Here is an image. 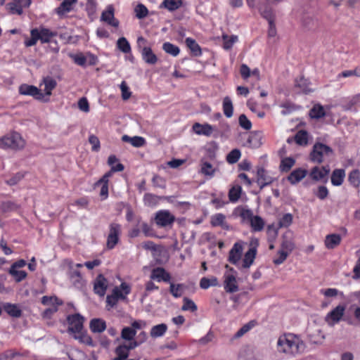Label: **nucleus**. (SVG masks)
Instances as JSON below:
<instances>
[{
    "label": "nucleus",
    "instance_id": "obj_18",
    "mask_svg": "<svg viewBox=\"0 0 360 360\" xmlns=\"http://www.w3.org/2000/svg\"><path fill=\"white\" fill-rule=\"evenodd\" d=\"M150 278L153 280H157L158 281H164L168 283L170 281L171 276L162 267H156L153 269Z\"/></svg>",
    "mask_w": 360,
    "mask_h": 360
},
{
    "label": "nucleus",
    "instance_id": "obj_61",
    "mask_svg": "<svg viewBox=\"0 0 360 360\" xmlns=\"http://www.w3.org/2000/svg\"><path fill=\"white\" fill-rule=\"evenodd\" d=\"M295 248V244L290 240L283 237V241L281 245V250L290 254Z\"/></svg>",
    "mask_w": 360,
    "mask_h": 360
},
{
    "label": "nucleus",
    "instance_id": "obj_40",
    "mask_svg": "<svg viewBox=\"0 0 360 360\" xmlns=\"http://www.w3.org/2000/svg\"><path fill=\"white\" fill-rule=\"evenodd\" d=\"M295 160L291 157L285 158L281 160L279 166L281 172H288L295 165Z\"/></svg>",
    "mask_w": 360,
    "mask_h": 360
},
{
    "label": "nucleus",
    "instance_id": "obj_56",
    "mask_svg": "<svg viewBox=\"0 0 360 360\" xmlns=\"http://www.w3.org/2000/svg\"><path fill=\"white\" fill-rule=\"evenodd\" d=\"M240 156H241V153L239 149H237V148L233 149L226 155V161L229 164H235L239 160Z\"/></svg>",
    "mask_w": 360,
    "mask_h": 360
},
{
    "label": "nucleus",
    "instance_id": "obj_31",
    "mask_svg": "<svg viewBox=\"0 0 360 360\" xmlns=\"http://www.w3.org/2000/svg\"><path fill=\"white\" fill-rule=\"evenodd\" d=\"M114 352L115 356L112 358V360H126L129 355V352L127 348V344L125 343L119 345L115 349Z\"/></svg>",
    "mask_w": 360,
    "mask_h": 360
},
{
    "label": "nucleus",
    "instance_id": "obj_30",
    "mask_svg": "<svg viewBox=\"0 0 360 360\" xmlns=\"http://www.w3.org/2000/svg\"><path fill=\"white\" fill-rule=\"evenodd\" d=\"M3 309L11 316L19 318L22 315V310L15 304L6 302L3 304Z\"/></svg>",
    "mask_w": 360,
    "mask_h": 360
},
{
    "label": "nucleus",
    "instance_id": "obj_46",
    "mask_svg": "<svg viewBox=\"0 0 360 360\" xmlns=\"http://www.w3.org/2000/svg\"><path fill=\"white\" fill-rule=\"evenodd\" d=\"M218 280L216 277L212 276V278H209L207 277H203L200 281V287L202 289H207L210 286H217L218 285Z\"/></svg>",
    "mask_w": 360,
    "mask_h": 360
},
{
    "label": "nucleus",
    "instance_id": "obj_36",
    "mask_svg": "<svg viewBox=\"0 0 360 360\" xmlns=\"http://www.w3.org/2000/svg\"><path fill=\"white\" fill-rule=\"evenodd\" d=\"M259 11L261 15L267 21L275 20V15L273 9L267 5H260Z\"/></svg>",
    "mask_w": 360,
    "mask_h": 360
},
{
    "label": "nucleus",
    "instance_id": "obj_4",
    "mask_svg": "<svg viewBox=\"0 0 360 360\" xmlns=\"http://www.w3.org/2000/svg\"><path fill=\"white\" fill-rule=\"evenodd\" d=\"M346 307L345 305L339 304L335 307L333 310L327 314L325 317V321L330 326H333L341 320L347 321L349 325H353L354 322L352 319L344 318Z\"/></svg>",
    "mask_w": 360,
    "mask_h": 360
},
{
    "label": "nucleus",
    "instance_id": "obj_22",
    "mask_svg": "<svg viewBox=\"0 0 360 360\" xmlns=\"http://www.w3.org/2000/svg\"><path fill=\"white\" fill-rule=\"evenodd\" d=\"M183 6L182 0H164L159 6L160 8H165L169 12L178 10Z\"/></svg>",
    "mask_w": 360,
    "mask_h": 360
},
{
    "label": "nucleus",
    "instance_id": "obj_53",
    "mask_svg": "<svg viewBox=\"0 0 360 360\" xmlns=\"http://www.w3.org/2000/svg\"><path fill=\"white\" fill-rule=\"evenodd\" d=\"M44 84L45 86V94L51 96L52 90L54 89L57 85L56 81L51 77H46L44 79Z\"/></svg>",
    "mask_w": 360,
    "mask_h": 360
},
{
    "label": "nucleus",
    "instance_id": "obj_19",
    "mask_svg": "<svg viewBox=\"0 0 360 360\" xmlns=\"http://www.w3.org/2000/svg\"><path fill=\"white\" fill-rule=\"evenodd\" d=\"M225 280L224 287L226 292L233 293L238 290L236 276L234 274H227L224 276Z\"/></svg>",
    "mask_w": 360,
    "mask_h": 360
},
{
    "label": "nucleus",
    "instance_id": "obj_44",
    "mask_svg": "<svg viewBox=\"0 0 360 360\" xmlns=\"http://www.w3.org/2000/svg\"><path fill=\"white\" fill-rule=\"evenodd\" d=\"M295 141L300 146H306L308 143V133L304 130H300L294 137Z\"/></svg>",
    "mask_w": 360,
    "mask_h": 360
},
{
    "label": "nucleus",
    "instance_id": "obj_57",
    "mask_svg": "<svg viewBox=\"0 0 360 360\" xmlns=\"http://www.w3.org/2000/svg\"><path fill=\"white\" fill-rule=\"evenodd\" d=\"M226 217L221 213H218L211 217V225L212 226H224Z\"/></svg>",
    "mask_w": 360,
    "mask_h": 360
},
{
    "label": "nucleus",
    "instance_id": "obj_60",
    "mask_svg": "<svg viewBox=\"0 0 360 360\" xmlns=\"http://www.w3.org/2000/svg\"><path fill=\"white\" fill-rule=\"evenodd\" d=\"M134 11L138 19H143L148 14V10L146 6L141 3L135 7Z\"/></svg>",
    "mask_w": 360,
    "mask_h": 360
},
{
    "label": "nucleus",
    "instance_id": "obj_45",
    "mask_svg": "<svg viewBox=\"0 0 360 360\" xmlns=\"http://www.w3.org/2000/svg\"><path fill=\"white\" fill-rule=\"evenodd\" d=\"M223 39V48L226 50L231 49L233 46L234 43L238 41V37L236 35L229 36L226 34H222Z\"/></svg>",
    "mask_w": 360,
    "mask_h": 360
},
{
    "label": "nucleus",
    "instance_id": "obj_20",
    "mask_svg": "<svg viewBox=\"0 0 360 360\" xmlns=\"http://www.w3.org/2000/svg\"><path fill=\"white\" fill-rule=\"evenodd\" d=\"M193 130L195 134L198 135L210 136H211L213 131L215 130V127L207 123L202 124L196 122L193 125Z\"/></svg>",
    "mask_w": 360,
    "mask_h": 360
},
{
    "label": "nucleus",
    "instance_id": "obj_41",
    "mask_svg": "<svg viewBox=\"0 0 360 360\" xmlns=\"http://www.w3.org/2000/svg\"><path fill=\"white\" fill-rule=\"evenodd\" d=\"M216 169H214L212 165L207 161H201L200 172L202 174L212 177L214 175Z\"/></svg>",
    "mask_w": 360,
    "mask_h": 360
},
{
    "label": "nucleus",
    "instance_id": "obj_54",
    "mask_svg": "<svg viewBox=\"0 0 360 360\" xmlns=\"http://www.w3.org/2000/svg\"><path fill=\"white\" fill-rule=\"evenodd\" d=\"M348 181L351 185L358 187L360 184V172L359 169H354L349 174Z\"/></svg>",
    "mask_w": 360,
    "mask_h": 360
},
{
    "label": "nucleus",
    "instance_id": "obj_3",
    "mask_svg": "<svg viewBox=\"0 0 360 360\" xmlns=\"http://www.w3.org/2000/svg\"><path fill=\"white\" fill-rule=\"evenodd\" d=\"M333 155V150L330 146L318 142L313 146L309 154V159L313 162L320 164L323 161L324 156L329 157Z\"/></svg>",
    "mask_w": 360,
    "mask_h": 360
},
{
    "label": "nucleus",
    "instance_id": "obj_63",
    "mask_svg": "<svg viewBox=\"0 0 360 360\" xmlns=\"http://www.w3.org/2000/svg\"><path fill=\"white\" fill-rule=\"evenodd\" d=\"M25 172H19L15 173L13 176H12L10 179L6 181V183L10 186L16 185L19 181H20L25 177Z\"/></svg>",
    "mask_w": 360,
    "mask_h": 360
},
{
    "label": "nucleus",
    "instance_id": "obj_38",
    "mask_svg": "<svg viewBox=\"0 0 360 360\" xmlns=\"http://www.w3.org/2000/svg\"><path fill=\"white\" fill-rule=\"evenodd\" d=\"M223 112L224 115L228 118L233 116V106L232 101L229 96H226L223 100Z\"/></svg>",
    "mask_w": 360,
    "mask_h": 360
},
{
    "label": "nucleus",
    "instance_id": "obj_6",
    "mask_svg": "<svg viewBox=\"0 0 360 360\" xmlns=\"http://www.w3.org/2000/svg\"><path fill=\"white\" fill-rule=\"evenodd\" d=\"M121 234V226L117 223H111L109 226V233L107 238L106 245L108 249L112 250L118 243Z\"/></svg>",
    "mask_w": 360,
    "mask_h": 360
},
{
    "label": "nucleus",
    "instance_id": "obj_26",
    "mask_svg": "<svg viewBox=\"0 0 360 360\" xmlns=\"http://www.w3.org/2000/svg\"><path fill=\"white\" fill-rule=\"evenodd\" d=\"M89 328L94 333H101L106 329V323L101 319H93L90 321Z\"/></svg>",
    "mask_w": 360,
    "mask_h": 360
},
{
    "label": "nucleus",
    "instance_id": "obj_10",
    "mask_svg": "<svg viewBox=\"0 0 360 360\" xmlns=\"http://www.w3.org/2000/svg\"><path fill=\"white\" fill-rule=\"evenodd\" d=\"M31 4V0H13V2L6 5L7 8L11 14L22 15L23 8H27Z\"/></svg>",
    "mask_w": 360,
    "mask_h": 360
},
{
    "label": "nucleus",
    "instance_id": "obj_21",
    "mask_svg": "<svg viewBox=\"0 0 360 360\" xmlns=\"http://www.w3.org/2000/svg\"><path fill=\"white\" fill-rule=\"evenodd\" d=\"M307 174V170L302 168L294 169L287 177L288 181L292 185H295L302 180Z\"/></svg>",
    "mask_w": 360,
    "mask_h": 360
},
{
    "label": "nucleus",
    "instance_id": "obj_47",
    "mask_svg": "<svg viewBox=\"0 0 360 360\" xmlns=\"http://www.w3.org/2000/svg\"><path fill=\"white\" fill-rule=\"evenodd\" d=\"M242 188L240 186L237 185L233 186L229 191V198L231 202H237L241 194Z\"/></svg>",
    "mask_w": 360,
    "mask_h": 360
},
{
    "label": "nucleus",
    "instance_id": "obj_14",
    "mask_svg": "<svg viewBox=\"0 0 360 360\" xmlns=\"http://www.w3.org/2000/svg\"><path fill=\"white\" fill-rule=\"evenodd\" d=\"M173 196H159L153 193H147L143 196V202L146 206L155 207L160 200H166L168 202H172V198Z\"/></svg>",
    "mask_w": 360,
    "mask_h": 360
},
{
    "label": "nucleus",
    "instance_id": "obj_27",
    "mask_svg": "<svg viewBox=\"0 0 360 360\" xmlns=\"http://www.w3.org/2000/svg\"><path fill=\"white\" fill-rule=\"evenodd\" d=\"M122 141L126 143H130L134 147L140 148L146 145V139L142 136H134L131 137L128 135H123Z\"/></svg>",
    "mask_w": 360,
    "mask_h": 360
},
{
    "label": "nucleus",
    "instance_id": "obj_2",
    "mask_svg": "<svg viewBox=\"0 0 360 360\" xmlns=\"http://www.w3.org/2000/svg\"><path fill=\"white\" fill-rule=\"evenodd\" d=\"M25 141L18 132H13L0 139V148L3 149L20 150L25 147Z\"/></svg>",
    "mask_w": 360,
    "mask_h": 360
},
{
    "label": "nucleus",
    "instance_id": "obj_1",
    "mask_svg": "<svg viewBox=\"0 0 360 360\" xmlns=\"http://www.w3.org/2000/svg\"><path fill=\"white\" fill-rule=\"evenodd\" d=\"M277 349L279 352L296 355L304 351L305 344L298 335L287 333L279 337Z\"/></svg>",
    "mask_w": 360,
    "mask_h": 360
},
{
    "label": "nucleus",
    "instance_id": "obj_25",
    "mask_svg": "<svg viewBox=\"0 0 360 360\" xmlns=\"http://www.w3.org/2000/svg\"><path fill=\"white\" fill-rule=\"evenodd\" d=\"M341 240L342 238L340 234H328L326 236L325 238V245L326 248L329 250L334 249L335 248L340 245Z\"/></svg>",
    "mask_w": 360,
    "mask_h": 360
},
{
    "label": "nucleus",
    "instance_id": "obj_35",
    "mask_svg": "<svg viewBox=\"0 0 360 360\" xmlns=\"http://www.w3.org/2000/svg\"><path fill=\"white\" fill-rule=\"evenodd\" d=\"M77 0H63L60 6L56 9V13L59 15H64L70 12L72 9V5L77 2Z\"/></svg>",
    "mask_w": 360,
    "mask_h": 360
},
{
    "label": "nucleus",
    "instance_id": "obj_42",
    "mask_svg": "<svg viewBox=\"0 0 360 360\" xmlns=\"http://www.w3.org/2000/svg\"><path fill=\"white\" fill-rule=\"evenodd\" d=\"M184 288L185 285L183 283L174 284L173 283H170L169 292L173 297L178 298L182 296Z\"/></svg>",
    "mask_w": 360,
    "mask_h": 360
},
{
    "label": "nucleus",
    "instance_id": "obj_15",
    "mask_svg": "<svg viewBox=\"0 0 360 360\" xmlns=\"http://www.w3.org/2000/svg\"><path fill=\"white\" fill-rule=\"evenodd\" d=\"M243 252V245L239 243H236L229 251V262L236 265L240 261Z\"/></svg>",
    "mask_w": 360,
    "mask_h": 360
},
{
    "label": "nucleus",
    "instance_id": "obj_23",
    "mask_svg": "<svg viewBox=\"0 0 360 360\" xmlns=\"http://www.w3.org/2000/svg\"><path fill=\"white\" fill-rule=\"evenodd\" d=\"M309 86L310 82L304 77H300L299 79H295V87L299 89V93L307 94L311 92L312 90L309 88Z\"/></svg>",
    "mask_w": 360,
    "mask_h": 360
},
{
    "label": "nucleus",
    "instance_id": "obj_28",
    "mask_svg": "<svg viewBox=\"0 0 360 360\" xmlns=\"http://www.w3.org/2000/svg\"><path fill=\"white\" fill-rule=\"evenodd\" d=\"M345 177V172L343 169H335L333 171L331 174V183L333 186H341Z\"/></svg>",
    "mask_w": 360,
    "mask_h": 360
},
{
    "label": "nucleus",
    "instance_id": "obj_48",
    "mask_svg": "<svg viewBox=\"0 0 360 360\" xmlns=\"http://www.w3.org/2000/svg\"><path fill=\"white\" fill-rule=\"evenodd\" d=\"M136 335V332L130 326L124 327L121 331V338L127 340H133Z\"/></svg>",
    "mask_w": 360,
    "mask_h": 360
},
{
    "label": "nucleus",
    "instance_id": "obj_12",
    "mask_svg": "<svg viewBox=\"0 0 360 360\" xmlns=\"http://www.w3.org/2000/svg\"><path fill=\"white\" fill-rule=\"evenodd\" d=\"M108 284V281L105 276L101 274H98L94 281V292L101 297L104 296L106 292Z\"/></svg>",
    "mask_w": 360,
    "mask_h": 360
},
{
    "label": "nucleus",
    "instance_id": "obj_17",
    "mask_svg": "<svg viewBox=\"0 0 360 360\" xmlns=\"http://www.w3.org/2000/svg\"><path fill=\"white\" fill-rule=\"evenodd\" d=\"M329 172L330 168L328 165L323 166L321 168L316 166L311 169L309 176L313 180L318 181L325 178Z\"/></svg>",
    "mask_w": 360,
    "mask_h": 360
},
{
    "label": "nucleus",
    "instance_id": "obj_51",
    "mask_svg": "<svg viewBox=\"0 0 360 360\" xmlns=\"http://www.w3.org/2000/svg\"><path fill=\"white\" fill-rule=\"evenodd\" d=\"M256 325L255 321H250L243 325L234 335L235 338H239L248 333Z\"/></svg>",
    "mask_w": 360,
    "mask_h": 360
},
{
    "label": "nucleus",
    "instance_id": "obj_8",
    "mask_svg": "<svg viewBox=\"0 0 360 360\" xmlns=\"http://www.w3.org/2000/svg\"><path fill=\"white\" fill-rule=\"evenodd\" d=\"M67 321L69 324L68 331L70 333H79L83 329L84 318L79 314L69 315L67 317Z\"/></svg>",
    "mask_w": 360,
    "mask_h": 360
},
{
    "label": "nucleus",
    "instance_id": "obj_13",
    "mask_svg": "<svg viewBox=\"0 0 360 360\" xmlns=\"http://www.w3.org/2000/svg\"><path fill=\"white\" fill-rule=\"evenodd\" d=\"M114 11L115 9L112 5H108L106 9L102 12L101 20L105 22L109 25H111L114 27H117L120 22L118 20L115 18Z\"/></svg>",
    "mask_w": 360,
    "mask_h": 360
},
{
    "label": "nucleus",
    "instance_id": "obj_64",
    "mask_svg": "<svg viewBox=\"0 0 360 360\" xmlns=\"http://www.w3.org/2000/svg\"><path fill=\"white\" fill-rule=\"evenodd\" d=\"M238 124L240 127L245 130H250L252 128V122L245 114H241L239 116Z\"/></svg>",
    "mask_w": 360,
    "mask_h": 360
},
{
    "label": "nucleus",
    "instance_id": "obj_59",
    "mask_svg": "<svg viewBox=\"0 0 360 360\" xmlns=\"http://www.w3.org/2000/svg\"><path fill=\"white\" fill-rule=\"evenodd\" d=\"M8 273L14 278L15 281L17 283L21 282L27 276L26 271H22V270L10 269H9Z\"/></svg>",
    "mask_w": 360,
    "mask_h": 360
},
{
    "label": "nucleus",
    "instance_id": "obj_16",
    "mask_svg": "<svg viewBox=\"0 0 360 360\" xmlns=\"http://www.w3.org/2000/svg\"><path fill=\"white\" fill-rule=\"evenodd\" d=\"M68 276L73 285L77 288H80L83 285V280L80 271L74 267V264L70 262L69 264Z\"/></svg>",
    "mask_w": 360,
    "mask_h": 360
},
{
    "label": "nucleus",
    "instance_id": "obj_62",
    "mask_svg": "<svg viewBox=\"0 0 360 360\" xmlns=\"http://www.w3.org/2000/svg\"><path fill=\"white\" fill-rule=\"evenodd\" d=\"M292 222V215L290 213L283 214L279 219L278 228L288 227Z\"/></svg>",
    "mask_w": 360,
    "mask_h": 360
},
{
    "label": "nucleus",
    "instance_id": "obj_55",
    "mask_svg": "<svg viewBox=\"0 0 360 360\" xmlns=\"http://www.w3.org/2000/svg\"><path fill=\"white\" fill-rule=\"evenodd\" d=\"M183 305L181 307V310L183 311H191V312H194L197 311L198 307L195 302L189 299L188 297H184L183 299Z\"/></svg>",
    "mask_w": 360,
    "mask_h": 360
},
{
    "label": "nucleus",
    "instance_id": "obj_58",
    "mask_svg": "<svg viewBox=\"0 0 360 360\" xmlns=\"http://www.w3.org/2000/svg\"><path fill=\"white\" fill-rule=\"evenodd\" d=\"M31 38L25 41V46L30 47L35 45L39 40L38 29L34 28L30 31Z\"/></svg>",
    "mask_w": 360,
    "mask_h": 360
},
{
    "label": "nucleus",
    "instance_id": "obj_52",
    "mask_svg": "<svg viewBox=\"0 0 360 360\" xmlns=\"http://www.w3.org/2000/svg\"><path fill=\"white\" fill-rule=\"evenodd\" d=\"M78 334V335L75 336V339L86 345L95 347V343L94 342L91 337L89 336L86 333H83L82 330L81 333H79Z\"/></svg>",
    "mask_w": 360,
    "mask_h": 360
},
{
    "label": "nucleus",
    "instance_id": "obj_33",
    "mask_svg": "<svg viewBox=\"0 0 360 360\" xmlns=\"http://www.w3.org/2000/svg\"><path fill=\"white\" fill-rule=\"evenodd\" d=\"M187 47L190 49L191 53L194 56H200L202 55V50L196 41L191 37H187L185 40Z\"/></svg>",
    "mask_w": 360,
    "mask_h": 360
},
{
    "label": "nucleus",
    "instance_id": "obj_43",
    "mask_svg": "<svg viewBox=\"0 0 360 360\" xmlns=\"http://www.w3.org/2000/svg\"><path fill=\"white\" fill-rule=\"evenodd\" d=\"M309 115L313 119L319 120L326 115V112L322 105H317L310 110Z\"/></svg>",
    "mask_w": 360,
    "mask_h": 360
},
{
    "label": "nucleus",
    "instance_id": "obj_49",
    "mask_svg": "<svg viewBox=\"0 0 360 360\" xmlns=\"http://www.w3.org/2000/svg\"><path fill=\"white\" fill-rule=\"evenodd\" d=\"M162 49L174 57L177 56L180 52L179 48L170 42H165L162 45Z\"/></svg>",
    "mask_w": 360,
    "mask_h": 360
},
{
    "label": "nucleus",
    "instance_id": "obj_9",
    "mask_svg": "<svg viewBox=\"0 0 360 360\" xmlns=\"http://www.w3.org/2000/svg\"><path fill=\"white\" fill-rule=\"evenodd\" d=\"M257 246L258 240L257 239L252 240L250 242V248L248 251L245 252L243 259V268L248 269L252 264L256 257Z\"/></svg>",
    "mask_w": 360,
    "mask_h": 360
},
{
    "label": "nucleus",
    "instance_id": "obj_7",
    "mask_svg": "<svg viewBox=\"0 0 360 360\" xmlns=\"http://www.w3.org/2000/svg\"><path fill=\"white\" fill-rule=\"evenodd\" d=\"M155 221L159 227H167L172 225L175 217L169 210H162L156 212Z\"/></svg>",
    "mask_w": 360,
    "mask_h": 360
},
{
    "label": "nucleus",
    "instance_id": "obj_29",
    "mask_svg": "<svg viewBox=\"0 0 360 360\" xmlns=\"http://www.w3.org/2000/svg\"><path fill=\"white\" fill-rule=\"evenodd\" d=\"M247 144L252 148H259L262 145L261 132L258 131L250 132L247 140Z\"/></svg>",
    "mask_w": 360,
    "mask_h": 360
},
{
    "label": "nucleus",
    "instance_id": "obj_37",
    "mask_svg": "<svg viewBox=\"0 0 360 360\" xmlns=\"http://www.w3.org/2000/svg\"><path fill=\"white\" fill-rule=\"evenodd\" d=\"M167 330V326L165 323H160L151 328L150 335L152 338H156L165 335Z\"/></svg>",
    "mask_w": 360,
    "mask_h": 360
},
{
    "label": "nucleus",
    "instance_id": "obj_5",
    "mask_svg": "<svg viewBox=\"0 0 360 360\" xmlns=\"http://www.w3.org/2000/svg\"><path fill=\"white\" fill-rule=\"evenodd\" d=\"M18 92L21 95L32 96L34 99L40 101H48L44 100V94L37 86L27 84H22L18 88Z\"/></svg>",
    "mask_w": 360,
    "mask_h": 360
},
{
    "label": "nucleus",
    "instance_id": "obj_39",
    "mask_svg": "<svg viewBox=\"0 0 360 360\" xmlns=\"http://www.w3.org/2000/svg\"><path fill=\"white\" fill-rule=\"evenodd\" d=\"M250 226L253 231H261L264 226V221L259 216H254L250 221Z\"/></svg>",
    "mask_w": 360,
    "mask_h": 360
},
{
    "label": "nucleus",
    "instance_id": "obj_24",
    "mask_svg": "<svg viewBox=\"0 0 360 360\" xmlns=\"http://www.w3.org/2000/svg\"><path fill=\"white\" fill-rule=\"evenodd\" d=\"M38 34L40 37L39 38V40H40L41 44L51 43L53 41L51 40V38L57 36L56 32H52L49 29L45 27H41L40 30H38Z\"/></svg>",
    "mask_w": 360,
    "mask_h": 360
},
{
    "label": "nucleus",
    "instance_id": "obj_11",
    "mask_svg": "<svg viewBox=\"0 0 360 360\" xmlns=\"http://www.w3.org/2000/svg\"><path fill=\"white\" fill-rule=\"evenodd\" d=\"M274 178L268 174V172L263 167H257V183L260 189L271 184L274 181Z\"/></svg>",
    "mask_w": 360,
    "mask_h": 360
},
{
    "label": "nucleus",
    "instance_id": "obj_50",
    "mask_svg": "<svg viewBox=\"0 0 360 360\" xmlns=\"http://www.w3.org/2000/svg\"><path fill=\"white\" fill-rule=\"evenodd\" d=\"M117 47L124 53H129L131 52V46L127 39L122 37L118 39L117 41Z\"/></svg>",
    "mask_w": 360,
    "mask_h": 360
},
{
    "label": "nucleus",
    "instance_id": "obj_34",
    "mask_svg": "<svg viewBox=\"0 0 360 360\" xmlns=\"http://www.w3.org/2000/svg\"><path fill=\"white\" fill-rule=\"evenodd\" d=\"M20 205L15 202L11 200L1 201L0 202V211L3 213H8L18 210Z\"/></svg>",
    "mask_w": 360,
    "mask_h": 360
},
{
    "label": "nucleus",
    "instance_id": "obj_32",
    "mask_svg": "<svg viewBox=\"0 0 360 360\" xmlns=\"http://www.w3.org/2000/svg\"><path fill=\"white\" fill-rule=\"evenodd\" d=\"M141 54L142 59L147 64L154 65L158 62V57L153 52L151 48H144Z\"/></svg>",
    "mask_w": 360,
    "mask_h": 360
}]
</instances>
